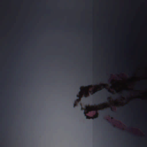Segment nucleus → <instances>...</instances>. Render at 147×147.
<instances>
[{
  "instance_id": "nucleus-1",
  "label": "nucleus",
  "mask_w": 147,
  "mask_h": 147,
  "mask_svg": "<svg viewBox=\"0 0 147 147\" xmlns=\"http://www.w3.org/2000/svg\"><path fill=\"white\" fill-rule=\"evenodd\" d=\"M136 102V105L137 107L134 109L133 112L128 111H126L125 110L122 112H120L119 110H121L122 108L118 109V111L115 112L111 108H110L107 110H105L102 111L101 113L104 115L112 117L117 115L124 116L131 115H140L142 112V109L140 104V98L137 99Z\"/></svg>"
},
{
  "instance_id": "nucleus-2",
  "label": "nucleus",
  "mask_w": 147,
  "mask_h": 147,
  "mask_svg": "<svg viewBox=\"0 0 147 147\" xmlns=\"http://www.w3.org/2000/svg\"><path fill=\"white\" fill-rule=\"evenodd\" d=\"M145 119H147V62H145Z\"/></svg>"
},
{
  "instance_id": "nucleus-3",
  "label": "nucleus",
  "mask_w": 147,
  "mask_h": 147,
  "mask_svg": "<svg viewBox=\"0 0 147 147\" xmlns=\"http://www.w3.org/2000/svg\"><path fill=\"white\" fill-rule=\"evenodd\" d=\"M120 121H143L145 122V147H147V120H119Z\"/></svg>"
},
{
  "instance_id": "nucleus-4",
  "label": "nucleus",
  "mask_w": 147,
  "mask_h": 147,
  "mask_svg": "<svg viewBox=\"0 0 147 147\" xmlns=\"http://www.w3.org/2000/svg\"><path fill=\"white\" fill-rule=\"evenodd\" d=\"M77 97L78 98V99H77L74 102V103L73 104L74 107H75L77 106V103L78 102L80 101V96L78 95H77Z\"/></svg>"
},
{
  "instance_id": "nucleus-5",
  "label": "nucleus",
  "mask_w": 147,
  "mask_h": 147,
  "mask_svg": "<svg viewBox=\"0 0 147 147\" xmlns=\"http://www.w3.org/2000/svg\"><path fill=\"white\" fill-rule=\"evenodd\" d=\"M119 95H113V98H118V96H119Z\"/></svg>"
},
{
  "instance_id": "nucleus-6",
  "label": "nucleus",
  "mask_w": 147,
  "mask_h": 147,
  "mask_svg": "<svg viewBox=\"0 0 147 147\" xmlns=\"http://www.w3.org/2000/svg\"><path fill=\"white\" fill-rule=\"evenodd\" d=\"M106 89L107 90V92H106V94H107V93L108 92H109V93H111V92L109 90H108L107 89Z\"/></svg>"
},
{
  "instance_id": "nucleus-7",
  "label": "nucleus",
  "mask_w": 147,
  "mask_h": 147,
  "mask_svg": "<svg viewBox=\"0 0 147 147\" xmlns=\"http://www.w3.org/2000/svg\"><path fill=\"white\" fill-rule=\"evenodd\" d=\"M133 74V73L132 72H131V73H130L129 74V76H130L131 75H132Z\"/></svg>"
},
{
  "instance_id": "nucleus-8",
  "label": "nucleus",
  "mask_w": 147,
  "mask_h": 147,
  "mask_svg": "<svg viewBox=\"0 0 147 147\" xmlns=\"http://www.w3.org/2000/svg\"><path fill=\"white\" fill-rule=\"evenodd\" d=\"M104 119V120H105V119Z\"/></svg>"
},
{
  "instance_id": "nucleus-9",
  "label": "nucleus",
  "mask_w": 147,
  "mask_h": 147,
  "mask_svg": "<svg viewBox=\"0 0 147 147\" xmlns=\"http://www.w3.org/2000/svg\"><path fill=\"white\" fill-rule=\"evenodd\" d=\"M105 81H106V80H107V79H105Z\"/></svg>"
},
{
  "instance_id": "nucleus-10",
  "label": "nucleus",
  "mask_w": 147,
  "mask_h": 147,
  "mask_svg": "<svg viewBox=\"0 0 147 147\" xmlns=\"http://www.w3.org/2000/svg\"><path fill=\"white\" fill-rule=\"evenodd\" d=\"M80 90H81V88H80Z\"/></svg>"
},
{
  "instance_id": "nucleus-11",
  "label": "nucleus",
  "mask_w": 147,
  "mask_h": 147,
  "mask_svg": "<svg viewBox=\"0 0 147 147\" xmlns=\"http://www.w3.org/2000/svg\"><path fill=\"white\" fill-rule=\"evenodd\" d=\"M114 127L115 129V128H117L116 127Z\"/></svg>"
},
{
  "instance_id": "nucleus-12",
  "label": "nucleus",
  "mask_w": 147,
  "mask_h": 147,
  "mask_svg": "<svg viewBox=\"0 0 147 147\" xmlns=\"http://www.w3.org/2000/svg\"><path fill=\"white\" fill-rule=\"evenodd\" d=\"M105 100V98H104V100Z\"/></svg>"
},
{
  "instance_id": "nucleus-13",
  "label": "nucleus",
  "mask_w": 147,
  "mask_h": 147,
  "mask_svg": "<svg viewBox=\"0 0 147 147\" xmlns=\"http://www.w3.org/2000/svg\"><path fill=\"white\" fill-rule=\"evenodd\" d=\"M110 119L112 120V119Z\"/></svg>"
},
{
  "instance_id": "nucleus-14",
  "label": "nucleus",
  "mask_w": 147,
  "mask_h": 147,
  "mask_svg": "<svg viewBox=\"0 0 147 147\" xmlns=\"http://www.w3.org/2000/svg\"><path fill=\"white\" fill-rule=\"evenodd\" d=\"M10 119V120H11V119Z\"/></svg>"
},
{
  "instance_id": "nucleus-15",
  "label": "nucleus",
  "mask_w": 147,
  "mask_h": 147,
  "mask_svg": "<svg viewBox=\"0 0 147 147\" xmlns=\"http://www.w3.org/2000/svg\"><path fill=\"white\" fill-rule=\"evenodd\" d=\"M0 120L1 121V120Z\"/></svg>"
}]
</instances>
